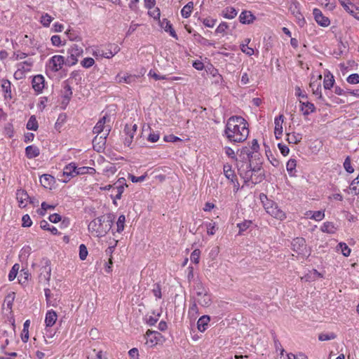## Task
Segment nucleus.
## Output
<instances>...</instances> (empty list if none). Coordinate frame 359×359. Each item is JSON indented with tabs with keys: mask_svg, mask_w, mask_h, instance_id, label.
I'll use <instances>...</instances> for the list:
<instances>
[{
	"mask_svg": "<svg viewBox=\"0 0 359 359\" xmlns=\"http://www.w3.org/2000/svg\"><path fill=\"white\" fill-rule=\"evenodd\" d=\"M210 320V319L208 316L205 315L201 316L197 322L198 330L201 332L205 331L208 328Z\"/></svg>",
	"mask_w": 359,
	"mask_h": 359,
	"instance_id": "nucleus-27",
	"label": "nucleus"
},
{
	"mask_svg": "<svg viewBox=\"0 0 359 359\" xmlns=\"http://www.w3.org/2000/svg\"><path fill=\"white\" fill-rule=\"evenodd\" d=\"M336 337L337 335L334 332L320 333L318 335V339L322 341L334 339Z\"/></svg>",
	"mask_w": 359,
	"mask_h": 359,
	"instance_id": "nucleus-51",
	"label": "nucleus"
},
{
	"mask_svg": "<svg viewBox=\"0 0 359 359\" xmlns=\"http://www.w3.org/2000/svg\"><path fill=\"white\" fill-rule=\"evenodd\" d=\"M192 299L203 307L208 306L211 303V297L208 292H204L201 295L192 296Z\"/></svg>",
	"mask_w": 359,
	"mask_h": 359,
	"instance_id": "nucleus-14",
	"label": "nucleus"
},
{
	"mask_svg": "<svg viewBox=\"0 0 359 359\" xmlns=\"http://www.w3.org/2000/svg\"><path fill=\"white\" fill-rule=\"evenodd\" d=\"M95 64V60L92 57H86L81 62V65L84 68H90Z\"/></svg>",
	"mask_w": 359,
	"mask_h": 359,
	"instance_id": "nucleus-58",
	"label": "nucleus"
},
{
	"mask_svg": "<svg viewBox=\"0 0 359 359\" xmlns=\"http://www.w3.org/2000/svg\"><path fill=\"white\" fill-rule=\"evenodd\" d=\"M137 126L136 124H126L125 126L124 132L126 136L130 137V139H133L134 135L136 133Z\"/></svg>",
	"mask_w": 359,
	"mask_h": 359,
	"instance_id": "nucleus-35",
	"label": "nucleus"
},
{
	"mask_svg": "<svg viewBox=\"0 0 359 359\" xmlns=\"http://www.w3.org/2000/svg\"><path fill=\"white\" fill-rule=\"evenodd\" d=\"M16 198L18 202L19 207L25 208L27 205L29 196L23 189H18L16 192Z\"/></svg>",
	"mask_w": 359,
	"mask_h": 359,
	"instance_id": "nucleus-17",
	"label": "nucleus"
},
{
	"mask_svg": "<svg viewBox=\"0 0 359 359\" xmlns=\"http://www.w3.org/2000/svg\"><path fill=\"white\" fill-rule=\"evenodd\" d=\"M226 178L229 180L230 185L232 186L233 191L237 192L240 187L237 176L232 170H226Z\"/></svg>",
	"mask_w": 359,
	"mask_h": 359,
	"instance_id": "nucleus-20",
	"label": "nucleus"
},
{
	"mask_svg": "<svg viewBox=\"0 0 359 359\" xmlns=\"http://www.w3.org/2000/svg\"><path fill=\"white\" fill-rule=\"evenodd\" d=\"M259 148V144L257 140H253L252 141V145L250 148L245 147L243 149L242 154H246L248 157H252V154L254 152H257Z\"/></svg>",
	"mask_w": 359,
	"mask_h": 359,
	"instance_id": "nucleus-26",
	"label": "nucleus"
},
{
	"mask_svg": "<svg viewBox=\"0 0 359 359\" xmlns=\"http://www.w3.org/2000/svg\"><path fill=\"white\" fill-rule=\"evenodd\" d=\"M161 26L162 28L164 29L165 32H169L172 37L177 39L176 32L173 29L172 25L168 20H167L166 19H163V21L161 22Z\"/></svg>",
	"mask_w": 359,
	"mask_h": 359,
	"instance_id": "nucleus-33",
	"label": "nucleus"
},
{
	"mask_svg": "<svg viewBox=\"0 0 359 359\" xmlns=\"http://www.w3.org/2000/svg\"><path fill=\"white\" fill-rule=\"evenodd\" d=\"M45 79L41 75H36L33 77L32 84L33 89L38 93H41L44 88Z\"/></svg>",
	"mask_w": 359,
	"mask_h": 359,
	"instance_id": "nucleus-18",
	"label": "nucleus"
},
{
	"mask_svg": "<svg viewBox=\"0 0 359 359\" xmlns=\"http://www.w3.org/2000/svg\"><path fill=\"white\" fill-rule=\"evenodd\" d=\"M339 3L347 13L351 15L354 13V8L355 5L351 3L349 0L340 1Z\"/></svg>",
	"mask_w": 359,
	"mask_h": 359,
	"instance_id": "nucleus-36",
	"label": "nucleus"
},
{
	"mask_svg": "<svg viewBox=\"0 0 359 359\" xmlns=\"http://www.w3.org/2000/svg\"><path fill=\"white\" fill-rule=\"evenodd\" d=\"M292 250L298 255H305L306 252V240L302 237H297L291 242Z\"/></svg>",
	"mask_w": 359,
	"mask_h": 359,
	"instance_id": "nucleus-9",
	"label": "nucleus"
},
{
	"mask_svg": "<svg viewBox=\"0 0 359 359\" xmlns=\"http://www.w3.org/2000/svg\"><path fill=\"white\" fill-rule=\"evenodd\" d=\"M252 224L251 220H244L243 222L238 223L237 226L239 229L238 233L241 235L245 231H246Z\"/></svg>",
	"mask_w": 359,
	"mask_h": 359,
	"instance_id": "nucleus-42",
	"label": "nucleus"
},
{
	"mask_svg": "<svg viewBox=\"0 0 359 359\" xmlns=\"http://www.w3.org/2000/svg\"><path fill=\"white\" fill-rule=\"evenodd\" d=\"M249 134L247 122L241 116H232L226 123V136L229 141L242 142Z\"/></svg>",
	"mask_w": 359,
	"mask_h": 359,
	"instance_id": "nucleus-1",
	"label": "nucleus"
},
{
	"mask_svg": "<svg viewBox=\"0 0 359 359\" xmlns=\"http://www.w3.org/2000/svg\"><path fill=\"white\" fill-rule=\"evenodd\" d=\"M313 14L314 15L315 20L320 26L327 27L330 25V21L329 18L324 16L320 9L314 8L313 11Z\"/></svg>",
	"mask_w": 359,
	"mask_h": 359,
	"instance_id": "nucleus-15",
	"label": "nucleus"
},
{
	"mask_svg": "<svg viewBox=\"0 0 359 359\" xmlns=\"http://www.w3.org/2000/svg\"><path fill=\"white\" fill-rule=\"evenodd\" d=\"M137 79V76L136 75H132L128 73H120L116 77V82L118 83H126L128 84H132L135 83Z\"/></svg>",
	"mask_w": 359,
	"mask_h": 359,
	"instance_id": "nucleus-16",
	"label": "nucleus"
},
{
	"mask_svg": "<svg viewBox=\"0 0 359 359\" xmlns=\"http://www.w3.org/2000/svg\"><path fill=\"white\" fill-rule=\"evenodd\" d=\"M334 79L332 74L330 72L325 75L323 81V86L325 90H330L333 87Z\"/></svg>",
	"mask_w": 359,
	"mask_h": 359,
	"instance_id": "nucleus-34",
	"label": "nucleus"
},
{
	"mask_svg": "<svg viewBox=\"0 0 359 359\" xmlns=\"http://www.w3.org/2000/svg\"><path fill=\"white\" fill-rule=\"evenodd\" d=\"M159 317L160 313L156 316H150L147 318V323L150 326L154 325L158 320Z\"/></svg>",
	"mask_w": 359,
	"mask_h": 359,
	"instance_id": "nucleus-64",
	"label": "nucleus"
},
{
	"mask_svg": "<svg viewBox=\"0 0 359 359\" xmlns=\"http://www.w3.org/2000/svg\"><path fill=\"white\" fill-rule=\"evenodd\" d=\"M83 50L82 47L73 44L68 49V56L66 59V64L69 66H72L76 64L79 57L82 55Z\"/></svg>",
	"mask_w": 359,
	"mask_h": 359,
	"instance_id": "nucleus-5",
	"label": "nucleus"
},
{
	"mask_svg": "<svg viewBox=\"0 0 359 359\" xmlns=\"http://www.w3.org/2000/svg\"><path fill=\"white\" fill-rule=\"evenodd\" d=\"M126 187H128V185L126 184V180L123 177L119 178L114 184L112 191H115V195H111L114 205H117L116 200H120L121 198L122 194L123 193Z\"/></svg>",
	"mask_w": 359,
	"mask_h": 359,
	"instance_id": "nucleus-6",
	"label": "nucleus"
},
{
	"mask_svg": "<svg viewBox=\"0 0 359 359\" xmlns=\"http://www.w3.org/2000/svg\"><path fill=\"white\" fill-rule=\"evenodd\" d=\"M246 161L242 165L239 171L245 183L251 182L253 184L261 182L264 179L263 162L262 158H245Z\"/></svg>",
	"mask_w": 359,
	"mask_h": 359,
	"instance_id": "nucleus-2",
	"label": "nucleus"
},
{
	"mask_svg": "<svg viewBox=\"0 0 359 359\" xmlns=\"http://www.w3.org/2000/svg\"><path fill=\"white\" fill-rule=\"evenodd\" d=\"M109 133H107V130H104V133L100 134L99 135H96L93 140V148L96 147V144L99 145V149H97V151H100L103 149L104 146L106 143V138L109 135Z\"/></svg>",
	"mask_w": 359,
	"mask_h": 359,
	"instance_id": "nucleus-19",
	"label": "nucleus"
},
{
	"mask_svg": "<svg viewBox=\"0 0 359 359\" xmlns=\"http://www.w3.org/2000/svg\"><path fill=\"white\" fill-rule=\"evenodd\" d=\"M289 11L292 15L297 14L300 11V4L297 0H292L289 6Z\"/></svg>",
	"mask_w": 359,
	"mask_h": 359,
	"instance_id": "nucleus-46",
	"label": "nucleus"
},
{
	"mask_svg": "<svg viewBox=\"0 0 359 359\" xmlns=\"http://www.w3.org/2000/svg\"><path fill=\"white\" fill-rule=\"evenodd\" d=\"M53 20V18L50 15L45 13L41 15L40 21L44 27H49Z\"/></svg>",
	"mask_w": 359,
	"mask_h": 359,
	"instance_id": "nucleus-52",
	"label": "nucleus"
},
{
	"mask_svg": "<svg viewBox=\"0 0 359 359\" xmlns=\"http://www.w3.org/2000/svg\"><path fill=\"white\" fill-rule=\"evenodd\" d=\"M19 268L20 266L18 264H15L13 266L11 270L9 271L8 273V280L10 281L13 280L16 278Z\"/></svg>",
	"mask_w": 359,
	"mask_h": 359,
	"instance_id": "nucleus-53",
	"label": "nucleus"
},
{
	"mask_svg": "<svg viewBox=\"0 0 359 359\" xmlns=\"http://www.w3.org/2000/svg\"><path fill=\"white\" fill-rule=\"evenodd\" d=\"M113 219L110 216H100L91 221L88 226V230L97 237L105 236L113 225Z\"/></svg>",
	"mask_w": 359,
	"mask_h": 359,
	"instance_id": "nucleus-3",
	"label": "nucleus"
},
{
	"mask_svg": "<svg viewBox=\"0 0 359 359\" xmlns=\"http://www.w3.org/2000/svg\"><path fill=\"white\" fill-rule=\"evenodd\" d=\"M147 343L151 346H155L163 341L162 334L157 331L148 330L146 332Z\"/></svg>",
	"mask_w": 359,
	"mask_h": 359,
	"instance_id": "nucleus-12",
	"label": "nucleus"
},
{
	"mask_svg": "<svg viewBox=\"0 0 359 359\" xmlns=\"http://www.w3.org/2000/svg\"><path fill=\"white\" fill-rule=\"evenodd\" d=\"M321 75L319 76V79L313 81L310 83V87L312 89L313 93L318 97V99L323 100L321 92Z\"/></svg>",
	"mask_w": 359,
	"mask_h": 359,
	"instance_id": "nucleus-23",
	"label": "nucleus"
},
{
	"mask_svg": "<svg viewBox=\"0 0 359 359\" xmlns=\"http://www.w3.org/2000/svg\"><path fill=\"white\" fill-rule=\"evenodd\" d=\"M41 227L43 229L48 230L51 231L53 234L57 233V229L54 226H50V225L45 220L41 222Z\"/></svg>",
	"mask_w": 359,
	"mask_h": 359,
	"instance_id": "nucleus-54",
	"label": "nucleus"
},
{
	"mask_svg": "<svg viewBox=\"0 0 359 359\" xmlns=\"http://www.w3.org/2000/svg\"><path fill=\"white\" fill-rule=\"evenodd\" d=\"M57 319V315L53 310H49L47 311L45 317V324L47 327H51L55 323Z\"/></svg>",
	"mask_w": 359,
	"mask_h": 359,
	"instance_id": "nucleus-22",
	"label": "nucleus"
},
{
	"mask_svg": "<svg viewBox=\"0 0 359 359\" xmlns=\"http://www.w3.org/2000/svg\"><path fill=\"white\" fill-rule=\"evenodd\" d=\"M66 60L63 56L55 55L49 60L48 67L50 70L56 72L62 68Z\"/></svg>",
	"mask_w": 359,
	"mask_h": 359,
	"instance_id": "nucleus-11",
	"label": "nucleus"
},
{
	"mask_svg": "<svg viewBox=\"0 0 359 359\" xmlns=\"http://www.w3.org/2000/svg\"><path fill=\"white\" fill-rule=\"evenodd\" d=\"M259 198L266 212L271 217L280 221L286 219L285 212L279 208L276 202L269 199L265 194L261 193Z\"/></svg>",
	"mask_w": 359,
	"mask_h": 359,
	"instance_id": "nucleus-4",
	"label": "nucleus"
},
{
	"mask_svg": "<svg viewBox=\"0 0 359 359\" xmlns=\"http://www.w3.org/2000/svg\"><path fill=\"white\" fill-rule=\"evenodd\" d=\"M15 292L8 293L4 299V304L6 305L7 308L11 309L14 299Z\"/></svg>",
	"mask_w": 359,
	"mask_h": 359,
	"instance_id": "nucleus-48",
	"label": "nucleus"
},
{
	"mask_svg": "<svg viewBox=\"0 0 359 359\" xmlns=\"http://www.w3.org/2000/svg\"><path fill=\"white\" fill-rule=\"evenodd\" d=\"M320 230L327 233L333 234L337 231V227L332 222H325L320 227Z\"/></svg>",
	"mask_w": 359,
	"mask_h": 359,
	"instance_id": "nucleus-30",
	"label": "nucleus"
},
{
	"mask_svg": "<svg viewBox=\"0 0 359 359\" xmlns=\"http://www.w3.org/2000/svg\"><path fill=\"white\" fill-rule=\"evenodd\" d=\"M188 315L191 318L194 319H195L198 315V309L197 306V303H196L194 301L191 302L189 306Z\"/></svg>",
	"mask_w": 359,
	"mask_h": 359,
	"instance_id": "nucleus-39",
	"label": "nucleus"
},
{
	"mask_svg": "<svg viewBox=\"0 0 359 359\" xmlns=\"http://www.w3.org/2000/svg\"><path fill=\"white\" fill-rule=\"evenodd\" d=\"M239 20L242 24H250L255 20V17L250 11H244L241 13Z\"/></svg>",
	"mask_w": 359,
	"mask_h": 359,
	"instance_id": "nucleus-25",
	"label": "nucleus"
},
{
	"mask_svg": "<svg viewBox=\"0 0 359 359\" xmlns=\"http://www.w3.org/2000/svg\"><path fill=\"white\" fill-rule=\"evenodd\" d=\"M62 86V96L67 102H69L72 95V90L70 85L69 84L68 81H64Z\"/></svg>",
	"mask_w": 359,
	"mask_h": 359,
	"instance_id": "nucleus-32",
	"label": "nucleus"
},
{
	"mask_svg": "<svg viewBox=\"0 0 359 359\" xmlns=\"http://www.w3.org/2000/svg\"><path fill=\"white\" fill-rule=\"evenodd\" d=\"M76 173L75 163H69L65 167L63 172L58 175V180L63 183H67L72 178L76 176Z\"/></svg>",
	"mask_w": 359,
	"mask_h": 359,
	"instance_id": "nucleus-7",
	"label": "nucleus"
},
{
	"mask_svg": "<svg viewBox=\"0 0 359 359\" xmlns=\"http://www.w3.org/2000/svg\"><path fill=\"white\" fill-rule=\"evenodd\" d=\"M350 189L351 193L354 195L359 194V173L356 178H355L350 184Z\"/></svg>",
	"mask_w": 359,
	"mask_h": 359,
	"instance_id": "nucleus-41",
	"label": "nucleus"
},
{
	"mask_svg": "<svg viewBox=\"0 0 359 359\" xmlns=\"http://www.w3.org/2000/svg\"><path fill=\"white\" fill-rule=\"evenodd\" d=\"M301 139L302 137L299 134H297V135H295L294 134H287V140L290 143L296 144L300 142Z\"/></svg>",
	"mask_w": 359,
	"mask_h": 359,
	"instance_id": "nucleus-63",
	"label": "nucleus"
},
{
	"mask_svg": "<svg viewBox=\"0 0 359 359\" xmlns=\"http://www.w3.org/2000/svg\"><path fill=\"white\" fill-rule=\"evenodd\" d=\"M301 103V110L303 111L304 115H309L312 112L316 111V107L314 104L309 102H300Z\"/></svg>",
	"mask_w": 359,
	"mask_h": 359,
	"instance_id": "nucleus-29",
	"label": "nucleus"
},
{
	"mask_svg": "<svg viewBox=\"0 0 359 359\" xmlns=\"http://www.w3.org/2000/svg\"><path fill=\"white\" fill-rule=\"evenodd\" d=\"M26 128L27 130H36L39 128L38 122L36 121V118L34 116H32L27 123Z\"/></svg>",
	"mask_w": 359,
	"mask_h": 359,
	"instance_id": "nucleus-40",
	"label": "nucleus"
},
{
	"mask_svg": "<svg viewBox=\"0 0 359 359\" xmlns=\"http://www.w3.org/2000/svg\"><path fill=\"white\" fill-rule=\"evenodd\" d=\"M194 8V3L193 2H189L187 4H186L181 11L182 15L187 18L190 16L192 10Z\"/></svg>",
	"mask_w": 359,
	"mask_h": 359,
	"instance_id": "nucleus-38",
	"label": "nucleus"
},
{
	"mask_svg": "<svg viewBox=\"0 0 359 359\" xmlns=\"http://www.w3.org/2000/svg\"><path fill=\"white\" fill-rule=\"evenodd\" d=\"M110 121V117L105 114L101 118L93 128V133L99 135L100 134L104 133V130H107V133L111 130V126L107 124Z\"/></svg>",
	"mask_w": 359,
	"mask_h": 359,
	"instance_id": "nucleus-8",
	"label": "nucleus"
},
{
	"mask_svg": "<svg viewBox=\"0 0 359 359\" xmlns=\"http://www.w3.org/2000/svg\"><path fill=\"white\" fill-rule=\"evenodd\" d=\"M284 119V116L280 114L278 117H276L274 120L275 128L274 133L276 138H279L280 136L283 133V122Z\"/></svg>",
	"mask_w": 359,
	"mask_h": 359,
	"instance_id": "nucleus-24",
	"label": "nucleus"
},
{
	"mask_svg": "<svg viewBox=\"0 0 359 359\" xmlns=\"http://www.w3.org/2000/svg\"><path fill=\"white\" fill-rule=\"evenodd\" d=\"M310 218L313 219L316 221H321L325 217L324 211L318 210V211H310L309 213H307V215H310Z\"/></svg>",
	"mask_w": 359,
	"mask_h": 359,
	"instance_id": "nucleus-44",
	"label": "nucleus"
},
{
	"mask_svg": "<svg viewBox=\"0 0 359 359\" xmlns=\"http://www.w3.org/2000/svg\"><path fill=\"white\" fill-rule=\"evenodd\" d=\"M40 182L45 188H50L55 182V178L50 175L44 174L41 176Z\"/></svg>",
	"mask_w": 359,
	"mask_h": 359,
	"instance_id": "nucleus-28",
	"label": "nucleus"
},
{
	"mask_svg": "<svg viewBox=\"0 0 359 359\" xmlns=\"http://www.w3.org/2000/svg\"><path fill=\"white\" fill-rule=\"evenodd\" d=\"M120 51V48L115 43H109L107 46V50H102L100 57L107 59L113 57L116 54Z\"/></svg>",
	"mask_w": 359,
	"mask_h": 359,
	"instance_id": "nucleus-13",
	"label": "nucleus"
},
{
	"mask_svg": "<svg viewBox=\"0 0 359 359\" xmlns=\"http://www.w3.org/2000/svg\"><path fill=\"white\" fill-rule=\"evenodd\" d=\"M29 320H27L25 323H24V325H23V330H22V341L24 342H27V340L29 339Z\"/></svg>",
	"mask_w": 359,
	"mask_h": 359,
	"instance_id": "nucleus-45",
	"label": "nucleus"
},
{
	"mask_svg": "<svg viewBox=\"0 0 359 359\" xmlns=\"http://www.w3.org/2000/svg\"><path fill=\"white\" fill-rule=\"evenodd\" d=\"M200 256H201V251L198 249L194 250L190 257V259L191 262L194 264H198L200 260Z\"/></svg>",
	"mask_w": 359,
	"mask_h": 359,
	"instance_id": "nucleus-55",
	"label": "nucleus"
},
{
	"mask_svg": "<svg viewBox=\"0 0 359 359\" xmlns=\"http://www.w3.org/2000/svg\"><path fill=\"white\" fill-rule=\"evenodd\" d=\"M125 222H126V217L124 215H121L118 220L116 222V231L118 233H121L125 227Z\"/></svg>",
	"mask_w": 359,
	"mask_h": 359,
	"instance_id": "nucleus-47",
	"label": "nucleus"
},
{
	"mask_svg": "<svg viewBox=\"0 0 359 359\" xmlns=\"http://www.w3.org/2000/svg\"><path fill=\"white\" fill-rule=\"evenodd\" d=\"M103 172L106 175L109 177L111 175H114L116 172V168L114 165L109 164L103 169Z\"/></svg>",
	"mask_w": 359,
	"mask_h": 359,
	"instance_id": "nucleus-57",
	"label": "nucleus"
},
{
	"mask_svg": "<svg viewBox=\"0 0 359 359\" xmlns=\"http://www.w3.org/2000/svg\"><path fill=\"white\" fill-rule=\"evenodd\" d=\"M41 262L42 266L40 269V274L39 276V280L41 282H48L51 274L50 262L48 259H43Z\"/></svg>",
	"mask_w": 359,
	"mask_h": 359,
	"instance_id": "nucleus-10",
	"label": "nucleus"
},
{
	"mask_svg": "<svg viewBox=\"0 0 359 359\" xmlns=\"http://www.w3.org/2000/svg\"><path fill=\"white\" fill-rule=\"evenodd\" d=\"M76 176L77 175H83V174H86V173H90V174H92L93 173L95 170L93 168H90V167H80V168H78L76 166Z\"/></svg>",
	"mask_w": 359,
	"mask_h": 359,
	"instance_id": "nucleus-49",
	"label": "nucleus"
},
{
	"mask_svg": "<svg viewBox=\"0 0 359 359\" xmlns=\"http://www.w3.org/2000/svg\"><path fill=\"white\" fill-rule=\"evenodd\" d=\"M206 292H208V290L205 288L203 285L201 283L198 282L194 285V293H193L192 296H197L199 294L201 295L203 293Z\"/></svg>",
	"mask_w": 359,
	"mask_h": 359,
	"instance_id": "nucleus-43",
	"label": "nucleus"
},
{
	"mask_svg": "<svg viewBox=\"0 0 359 359\" xmlns=\"http://www.w3.org/2000/svg\"><path fill=\"white\" fill-rule=\"evenodd\" d=\"M88 255L87 248L84 244H81L79 246V257L81 260H85Z\"/></svg>",
	"mask_w": 359,
	"mask_h": 359,
	"instance_id": "nucleus-59",
	"label": "nucleus"
},
{
	"mask_svg": "<svg viewBox=\"0 0 359 359\" xmlns=\"http://www.w3.org/2000/svg\"><path fill=\"white\" fill-rule=\"evenodd\" d=\"M293 15L296 18L297 23L299 25V26L304 27V25L306 24V20H305L303 15L302 14V13L299 12L297 14H294Z\"/></svg>",
	"mask_w": 359,
	"mask_h": 359,
	"instance_id": "nucleus-62",
	"label": "nucleus"
},
{
	"mask_svg": "<svg viewBox=\"0 0 359 359\" xmlns=\"http://www.w3.org/2000/svg\"><path fill=\"white\" fill-rule=\"evenodd\" d=\"M205 226H206V229H207V233L209 235H214L218 229L216 226V224L215 222L207 223V224H205Z\"/></svg>",
	"mask_w": 359,
	"mask_h": 359,
	"instance_id": "nucleus-56",
	"label": "nucleus"
},
{
	"mask_svg": "<svg viewBox=\"0 0 359 359\" xmlns=\"http://www.w3.org/2000/svg\"><path fill=\"white\" fill-rule=\"evenodd\" d=\"M337 250H340L345 257H348L351 252V249L345 243H339L337 245Z\"/></svg>",
	"mask_w": 359,
	"mask_h": 359,
	"instance_id": "nucleus-50",
	"label": "nucleus"
},
{
	"mask_svg": "<svg viewBox=\"0 0 359 359\" xmlns=\"http://www.w3.org/2000/svg\"><path fill=\"white\" fill-rule=\"evenodd\" d=\"M296 166L297 161L295 158H290V160L287 162L286 169L290 177H294L296 175Z\"/></svg>",
	"mask_w": 359,
	"mask_h": 359,
	"instance_id": "nucleus-31",
	"label": "nucleus"
},
{
	"mask_svg": "<svg viewBox=\"0 0 359 359\" xmlns=\"http://www.w3.org/2000/svg\"><path fill=\"white\" fill-rule=\"evenodd\" d=\"M346 81L351 84H358L359 83V74H352L347 77Z\"/></svg>",
	"mask_w": 359,
	"mask_h": 359,
	"instance_id": "nucleus-61",
	"label": "nucleus"
},
{
	"mask_svg": "<svg viewBox=\"0 0 359 359\" xmlns=\"http://www.w3.org/2000/svg\"><path fill=\"white\" fill-rule=\"evenodd\" d=\"M25 151L27 157H36L40 154L39 148L33 145L27 147Z\"/></svg>",
	"mask_w": 359,
	"mask_h": 359,
	"instance_id": "nucleus-37",
	"label": "nucleus"
},
{
	"mask_svg": "<svg viewBox=\"0 0 359 359\" xmlns=\"http://www.w3.org/2000/svg\"><path fill=\"white\" fill-rule=\"evenodd\" d=\"M238 14V11H236L233 7H227L226 8V18H233Z\"/></svg>",
	"mask_w": 359,
	"mask_h": 359,
	"instance_id": "nucleus-60",
	"label": "nucleus"
},
{
	"mask_svg": "<svg viewBox=\"0 0 359 359\" xmlns=\"http://www.w3.org/2000/svg\"><path fill=\"white\" fill-rule=\"evenodd\" d=\"M1 90L4 93L5 99H11L12 98V88H11V83L8 79H4V80H1L0 82Z\"/></svg>",
	"mask_w": 359,
	"mask_h": 359,
	"instance_id": "nucleus-21",
	"label": "nucleus"
}]
</instances>
